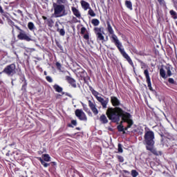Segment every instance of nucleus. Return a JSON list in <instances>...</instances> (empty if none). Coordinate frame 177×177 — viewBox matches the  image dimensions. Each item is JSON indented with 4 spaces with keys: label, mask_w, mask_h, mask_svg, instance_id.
<instances>
[{
    "label": "nucleus",
    "mask_w": 177,
    "mask_h": 177,
    "mask_svg": "<svg viewBox=\"0 0 177 177\" xmlns=\"http://www.w3.org/2000/svg\"><path fill=\"white\" fill-rule=\"evenodd\" d=\"M28 28H29V30H30V31H34V30L35 29V26H34V23H28Z\"/></svg>",
    "instance_id": "nucleus-27"
},
{
    "label": "nucleus",
    "mask_w": 177,
    "mask_h": 177,
    "mask_svg": "<svg viewBox=\"0 0 177 177\" xmlns=\"http://www.w3.org/2000/svg\"><path fill=\"white\" fill-rule=\"evenodd\" d=\"M76 66H77V68L75 70L80 75L81 80H83L84 82H86V75H88V73L84 70V68H81V66H80L78 64H76Z\"/></svg>",
    "instance_id": "nucleus-7"
},
{
    "label": "nucleus",
    "mask_w": 177,
    "mask_h": 177,
    "mask_svg": "<svg viewBox=\"0 0 177 177\" xmlns=\"http://www.w3.org/2000/svg\"><path fill=\"white\" fill-rule=\"evenodd\" d=\"M158 2H162L163 0H158Z\"/></svg>",
    "instance_id": "nucleus-54"
},
{
    "label": "nucleus",
    "mask_w": 177,
    "mask_h": 177,
    "mask_svg": "<svg viewBox=\"0 0 177 177\" xmlns=\"http://www.w3.org/2000/svg\"><path fill=\"white\" fill-rule=\"evenodd\" d=\"M138 63H140V66H141V68H146V67H147V65H146V63H145L143 61L140 60V59H137Z\"/></svg>",
    "instance_id": "nucleus-29"
},
{
    "label": "nucleus",
    "mask_w": 177,
    "mask_h": 177,
    "mask_svg": "<svg viewBox=\"0 0 177 177\" xmlns=\"http://www.w3.org/2000/svg\"><path fill=\"white\" fill-rule=\"evenodd\" d=\"M53 8L55 10V15L57 17H60L62 16H64L66 15L65 7L63 4H57L56 3H53Z\"/></svg>",
    "instance_id": "nucleus-6"
},
{
    "label": "nucleus",
    "mask_w": 177,
    "mask_h": 177,
    "mask_svg": "<svg viewBox=\"0 0 177 177\" xmlns=\"http://www.w3.org/2000/svg\"><path fill=\"white\" fill-rule=\"evenodd\" d=\"M159 135L161 138L160 142H162V143H164L165 139H171V136L169 135V133H160Z\"/></svg>",
    "instance_id": "nucleus-16"
},
{
    "label": "nucleus",
    "mask_w": 177,
    "mask_h": 177,
    "mask_svg": "<svg viewBox=\"0 0 177 177\" xmlns=\"http://www.w3.org/2000/svg\"><path fill=\"white\" fill-rule=\"evenodd\" d=\"M6 74L8 77H13L16 74V64H10L6 66L0 74Z\"/></svg>",
    "instance_id": "nucleus-5"
},
{
    "label": "nucleus",
    "mask_w": 177,
    "mask_h": 177,
    "mask_svg": "<svg viewBox=\"0 0 177 177\" xmlns=\"http://www.w3.org/2000/svg\"><path fill=\"white\" fill-rule=\"evenodd\" d=\"M66 96H70L68 93L66 94Z\"/></svg>",
    "instance_id": "nucleus-57"
},
{
    "label": "nucleus",
    "mask_w": 177,
    "mask_h": 177,
    "mask_svg": "<svg viewBox=\"0 0 177 177\" xmlns=\"http://www.w3.org/2000/svg\"><path fill=\"white\" fill-rule=\"evenodd\" d=\"M89 10H88V15L90 16H91L92 17H94V16H96V14H95V12L93 11V10H92L91 8H88Z\"/></svg>",
    "instance_id": "nucleus-37"
},
{
    "label": "nucleus",
    "mask_w": 177,
    "mask_h": 177,
    "mask_svg": "<svg viewBox=\"0 0 177 177\" xmlns=\"http://www.w3.org/2000/svg\"><path fill=\"white\" fill-rule=\"evenodd\" d=\"M80 4H81L82 8L84 9V10H88V9H90V8H91L88 3L84 0H82L80 1Z\"/></svg>",
    "instance_id": "nucleus-18"
},
{
    "label": "nucleus",
    "mask_w": 177,
    "mask_h": 177,
    "mask_svg": "<svg viewBox=\"0 0 177 177\" xmlns=\"http://www.w3.org/2000/svg\"><path fill=\"white\" fill-rule=\"evenodd\" d=\"M44 75H46V71H44Z\"/></svg>",
    "instance_id": "nucleus-55"
},
{
    "label": "nucleus",
    "mask_w": 177,
    "mask_h": 177,
    "mask_svg": "<svg viewBox=\"0 0 177 177\" xmlns=\"http://www.w3.org/2000/svg\"><path fill=\"white\" fill-rule=\"evenodd\" d=\"M125 5L128 9L132 10V2L127 0L125 1Z\"/></svg>",
    "instance_id": "nucleus-25"
},
{
    "label": "nucleus",
    "mask_w": 177,
    "mask_h": 177,
    "mask_svg": "<svg viewBox=\"0 0 177 177\" xmlns=\"http://www.w3.org/2000/svg\"><path fill=\"white\" fill-rule=\"evenodd\" d=\"M68 1L67 0H57V3H58L59 5H66V3H67Z\"/></svg>",
    "instance_id": "nucleus-36"
},
{
    "label": "nucleus",
    "mask_w": 177,
    "mask_h": 177,
    "mask_svg": "<svg viewBox=\"0 0 177 177\" xmlns=\"http://www.w3.org/2000/svg\"><path fill=\"white\" fill-rule=\"evenodd\" d=\"M154 139H156V137L154 136V131H145L144 135V143L146 146V149L149 151H151L152 154L157 156V150L154 149V145H156V141H154Z\"/></svg>",
    "instance_id": "nucleus-3"
},
{
    "label": "nucleus",
    "mask_w": 177,
    "mask_h": 177,
    "mask_svg": "<svg viewBox=\"0 0 177 177\" xmlns=\"http://www.w3.org/2000/svg\"><path fill=\"white\" fill-rule=\"evenodd\" d=\"M72 12L73 15L77 17V19H81V12H80V10H78L75 7H72Z\"/></svg>",
    "instance_id": "nucleus-17"
},
{
    "label": "nucleus",
    "mask_w": 177,
    "mask_h": 177,
    "mask_svg": "<svg viewBox=\"0 0 177 177\" xmlns=\"http://www.w3.org/2000/svg\"><path fill=\"white\" fill-rule=\"evenodd\" d=\"M82 104L83 106V110H84L86 113H88V114H92V112H91L88 106H86V104H84V103H82Z\"/></svg>",
    "instance_id": "nucleus-26"
},
{
    "label": "nucleus",
    "mask_w": 177,
    "mask_h": 177,
    "mask_svg": "<svg viewBox=\"0 0 177 177\" xmlns=\"http://www.w3.org/2000/svg\"><path fill=\"white\" fill-rule=\"evenodd\" d=\"M138 176H139V173L135 169L131 170V176L137 177Z\"/></svg>",
    "instance_id": "nucleus-35"
},
{
    "label": "nucleus",
    "mask_w": 177,
    "mask_h": 177,
    "mask_svg": "<svg viewBox=\"0 0 177 177\" xmlns=\"http://www.w3.org/2000/svg\"><path fill=\"white\" fill-rule=\"evenodd\" d=\"M0 13H3V10L2 9V7L0 6Z\"/></svg>",
    "instance_id": "nucleus-49"
},
{
    "label": "nucleus",
    "mask_w": 177,
    "mask_h": 177,
    "mask_svg": "<svg viewBox=\"0 0 177 177\" xmlns=\"http://www.w3.org/2000/svg\"><path fill=\"white\" fill-rule=\"evenodd\" d=\"M43 160L46 161V162H49L50 161V156H49V154L44 153L41 156Z\"/></svg>",
    "instance_id": "nucleus-23"
},
{
    "label": "nucleus",
    "mask_w": 177,
    "mask_h": 177,
    "mask_svg": "<svg viewBox=\"0 0 177 177\" xmlns=\"http://www.w3.org/2000/svg\"><path fill=\"white\" fill-rule=\"evenodd\" d=\"M94 30L97 37V41H104V36L102 34V28H95Z\"/></svg>",
    "instance_id": "nucleus-11"
},
{
    "label": "nucleus",
    "mask_w": 177,
    "mask_h": 177,
    "mask_svg": "<svg viewBox=\"0 0 177 177\" xmlns=\"http://www.w3.org/2000/svg\"><path fill=\"white\" fill-rule=\"evenodd\" d=\"M37 160H39V161H40L41 165H43L44 167V168H48V167H49V165H50V164L49 163H46L44 159L41 157H38Z\"/></svg>",
    "instance_id": "nucleus-20"
},
{
    "label": "nucleus",
    "mask_w": 177,
    "mask_h": 177,
    "mask_svg": "<svg viewBox=\"0 0 177 177\" xmlns=\"http://www.w3.org/2000/svg\"><path fill=\"white\" fill-rule=\"evenodd\" d=\"M57 31L59 32V35H62V37H64V35H66V31L63 28L62 29L57 28Z\"/></svg>",
    "instance_id": "nucleus-28"
},
{
    "label": "nucleus",
    "mask_w": 177,
    "mask_h": 177,
    "mask_svg": "<svg viewBox=\"0 0 177 177\" xmlns=\"http://www.w3.org/2000/svg\"><path fill=\"white\" fill-rule=\"evenodd\" d=\"M117 128L119 132H122V133H125V131H124V126H122V124H119Z\"/></svg>",
    "instance_id": "nucleus-31"
},
{
    "label": "nucleus",
    "mask_w": 177,
    "mask_h": 177,
    "mask_svg": "<svg viewBox=\"0 0 177 177\" xmlns=\"http://www.w3.org/2000/svg\"><path fill=\"white\" fill-rule=\"evenodd\" d=\"M106 115L112 122H120L121 118L123 122H126L132 118L131 113L123 111L120 107H109L106 111Z\"/></svg>",
    "instance_id": "nucleus-1"
},
{
    "label": "nucleus",
    "mask_w": 177,
    "mask_h": 177,
    "mask_svg": "<svg viewBox=\"0 0 177 177\" xmlns=\"http://www.w3.org/2000/svg\"><path fill=\"white\" fill-rule=\"evenodd\" d=\"M39 154H41V153H42V152H41V153H39Z\"/></svg>",
    "instance_id": "nucleus-60"
},
{
    "label": "nucleus",
    "mask_w": 177,
    "mask_h": 177,
    "mask_svg": "<svg viewBox=\"0 0 177 177\" xmlns=\"http://www.w3.org/2000/svg\"><path fill=\"white\" fill-rule=\"evenodd\" d=\"M80 34L84 35V39H86V41H89V32H88V30H86V28L82 27L80 29Z\"/></svg>",
    "instance_id": "nucleus-15"
},
{
    "label": "nucleus",
    "mask_w": 177,
    "mask_h": 177,
    "mask_svg": "<svg viewBox=\"0 0 177 177\" xmlns=\"http://www.w3.org/2000/svg\"><path fill=\"white\" fill-rule=\"evenodd\" d=\"M71 124H68V127H69V128H73V125H74V127H77V120H71Z\"/></svg>",
    "instance_id": "nucleus-32"
},
{
    "label": "nucleus",
    "mask_w": 177,
    "mask_h": 177,
    "mask_svg": "<svg viewBox=\"0 0 177 177\" xmlns=\"http://www.w3.org/2000/svg\"><path fill=\"white\" fill-rule=\"evenodd\" d=\"M93 26H99V23H93Z\"/></svg>",
    "instance_id": "nucleus-50"
},
{
    "label": "nucleus",
    "mask_w": 177,
    "mask_h": 177,
    "mask_svg": "<svg viewBox=\"0 0 177 177\" xmlns=\"http://www.w3.org/2000/svg\"><path fill=\"white\" fill-rule=\"evenodd\" d=\"M116 158H118L119 162H124V157H122V156L118 155L116 156Z\"/></svg>",
    "instance_id": "nucleus-40"
},
{
    "label": "nucleus",
    "mask_w": 177,
    "mask_h": 177,
    "mask_svg": "<svg viewBox=\"0 0 177 177\" xmlns=\"http://www.w3.org/2000/svg\"><path fill=\"white\" fill-rule=\"evenodd\" d=\"M67 136H70V135H69V134H67Z\"/></svg>",
    "instance_id": "nucleus-59"
},
{
    "label": "nucleus",
    "mask_w": 177,
    "mask_h": 177,
    "mask_svg": "<svg viewBox=\"0 0 177 177\" xmlns=\"http://www.w3.org/2000/svg\"><path fill=\"white\" fill-rule=\"evenodd\" d=\"M124 122L127 123L128 128H131L133 125V120H132L131 119H130L129 120H127Z\"/></svg>",
    "instance_id": "nucleus-33"
},
{
    "label": "nucleus",
    "mask_w": 177,
    "mask_h": 177,
    "mask_svg": "<svg viewBox=\"0 0 177 177\" xmlns=\"http://www.w3.org/2000/svg\"><path fill=\"white\" fill-rule=\"evenodd\" d=\"M75 114L80 121H88V118L86 117V114L84 113L82 109H76L75 111Z\"/></svg>",
    "instance_id": "nucleus-8"
},
{
    "label": "nucleus",
    "mask_w": 177,
    "mask_h": 177,
    "mask_svg": "<svg viewBox=\"0 0 177 177\" xmlns=\"http://www.w3.org/2000/svg\"><path fill=\"white\" fill-rule=\"evenodd\" d=\"M55 44L57 46V48H59V49H60V50H63V46H62V44H60V42L57 40H55Z\"/></svg>",
    "instance_id": "nucleus-38"
},
{
    "label": "nucleus",
    "mask_w": 177,
    "mask_h": 177,
    "mask_svg": "<svg viewBox=\"0 0 177 177\" xmlns=\"http://www.w3.org/2000/svg\"><path fill=\"white\" fill-rule=\"evenodd\" d=\"M168 82L169 84H172L173 85H175V84H176V82H175V80H174V78H169L168 79Z\"/></svg>",
    "instance_id": "nucleus-41"
},
{
    "label": "nucleus",
    "mask_w": 177,
    "mask_h": 177,
    "mask_svg": "<svg viewBox=\"0 0 177 177\" xmlns=\"http://www.w3.org/2000/svg\"><path fill=\"white\" fill-rule=\"evenodd\" d=\"M55 27H59V24L57 23L55 24Z\"/></svg>",
    "instance_id": "nucleus-53"
},
{
    "label": "nucleus",
    "mask_w": 177,
    "mask_h": 177,
    "mask_svg": "<svg viewBox=\"0 0 177 177\" xmlns=\"http://www.w3.org/2000/svg\"><path fill=\"white\" fill-rule=\"evenodd\" d=\"M46 81H48V82H53V80L52 79V77H50V76H46Z\"/></svg>",
    "instance_id": "nucleus-44"
},
{
    "label": "nucleus",
    "mask_w": 177,
    "mask_h": 177,
    "mask_svg": "<svg viewBox=\"0 0 177 177\" xmlns=\"http://www.w3.org/2000/svg\"><path fill=\"white\" fill-rule=\"evenodd\" d=\"M27 85H28L27 80H25V82H24L21 88V91H22L24 93L27 92Z\"/></svg>",
    "instance_id": "nucleus-24"
},
{
    "label": "nucleus",
    "mask_w": 177,
    "mask_h": 177,
    "mask_svg": "<svg viewBox=\"0 0 177 177\" xmlns=\"http://www.w3.org/2000/svg\"><path fill=\"white\" fill-rule=\"evenodd\" d=\"M128 129H129V127H128V126H127L125 128H124V132H125V131H128Z\"/></svg>",
    "instance_id": "nucleus-48"
},
{
    "label": "nucleus",
    "mask_w": 177,
    "mask_h": 177,
    "mask_svg": "<svg viewBox=\"0 0 177 177\" xmlns=\"http://www.w3.org/2000/svg\"><path fill=\"white\" fill-rule=\"evenodd\" d=\"M140 55V56H142V54H139Z\"/></svg>",
    "instance_id": "nucleus-58"
},
{
    "label": "nucleus",
    "mask_w": 177,
    "mask_h": 177,
    "mask_svg": "<svg viewBox=\"0 0 177 177\" xmlns=\"http://www.w3.org/2000/svg\"><path fill=\"white\" fill-rule=\"evenodd\" d=\"M43 19H44V20L46 19V17H43Z\"/></svg>",
    "instance_id": "nucleus-56"
},
{
    "label": "nucleus",
    "mask_w": 177,
    "mask_h": 177,
    "mask_svg": "<svg viewBox=\"0 0 177 177\" xmlns=\"http://www.w3.org/2000/svg\"><path fill=\"white\" fill-rule=\"evenodd\" d=\"M76 129H77V131H81V128H80V127H76Z\"/></svg>",
    "instance_id": "nucleus-51"
},
{
    "label": "nucleus",
    "mask_w": 177,
    "mask_h": 177,
    "mask_svg": "<svg viewBox=\"0 0 177 177\" xmlns=\"http://www.w3.org/2000/svg\"><path fill=\"white\" fill-rule=\"evenodd\" d=\"M170 15L173 19H177L176 12L174 11L173 10H170Z\"/></svg>",
    "instance_id": "nucleus-34"
},
{
    "label": "nucleus",
    "mask_w": 177,
    "mask_h": 177,
    "mask_svg": "<svg viewBox=\"0 0 177 177\" xmlns=\"http://www.w3.org/2000/svg\"><path fill=\"white\" fill-rule=\"evenodd\" d=\"M97 102L100 103L102 109H107V104H109V97H106L105 100L102 97H98L97 99Z\"/></svg>",
    "instance_id": "nucleus-12"
},
{
    "label": "nucleus",
    "mask_w": 177,
    "mask_h": 177,
    "mask_svg": "<svg viewBox=\"0 0 177 177\" xmlns=\"http://www.w3.org/2000/svg\"><path fill=\"white\" fill-rule=\"evenodd\" d=\"M118 151L119 153H122L124 151V150L122 149V145H121V143H119L118 145Z\"/></svg>",
    "instance_id": "nucleus-39"
},
{
    "label": "nucleus",
    "mask_w": 177,
    "mask_h": 177,
    "mask_svg": "<svg viewBox=\"0 0 177 177\" xmlns=\"http://www.w3.org/2000/svg\"><path fill=\"white\" fill-rule=\"evenodd\" d=\"M15 28L17 30H19V34L17 35V37L20 41H26V42H30V41H32V39L31 38V35H28L26 31H24L23 29H21L19 26H15Z\"/></svg>",
    "instance_id": "nucleus-4"
},
{
    "label": "nucleus",
    "mask_w": 177,
    "mask_h": 177,
    "mask_svg": "<svg viewBox=\"0 0 177 177\" xmlns=\"http://www.w3.org/2000/svg\"><path fill=\"white\" fill-rule=\"evenodd\" d=\"M90 91L92 93V95H93V96L95 97V99L97 100V97H100L99 95V92L96 91L95 89H93V88H90Z\"/></svg>",
    "instance_id": "nucleus-22"
},
{
    "label": "nucleus",
    "mask_w": 177,
    "mask_h": 177,
    "mask_svg": "<svg viewBox=\"0 0 177 177\" xmlns=\"http://www.w3.org/2000/svg\"><path fill=\"white\" fill-rule=\"evenodd\" d=\"M55 66L57 70H62V64L59 62H56Z\"/></svg>",
    "instance_id": "nucleus-43"
},
{
    "label": "nucleus",
    "mask_w": 177,
    "mask_h": 177,
    "mask_svg": "<svg viewBox=\"0 0 177 177\" xmlns=\"http://www.w3.org/2000/svg\"><path fill=\"white\" fill-rule=\"evenodd\" d=\"M53 89H55V92H58V93L63 92V88L59 86V84H55L53 86Z\"/></svg>",
    "instance_id": "nucleus-21"
},
{
    "label": "nucleus",
    "mask_w": 177,
    "mask_h": 177,
    "mask_svg": "<svg viewBox=\"0 0 177 177\" xmlns=\"http://www.w3.org/2000/svg\"><path fill=\"white\" fill-rule=\"evenodd\" d=\"M6 156H7L8 157H9V156H10L9 152H8V153L6 154Z\"/></svg>",
    "instance_id": "nucleus-52"
},
{
    "label": "nucleus",
    "mask_w": 177,
    "mask_h": 177,
    "mask_svg": "<svg viewBox=\"0 0 177 177\" xmlns=\"http://www.w3.org/2000/svg\"><path fill=\"white\" fill-rule=\"evenodd\" d=\"M144 75L146 78V82L148 85V88L151 92H154V89L151 86V79H150V73H149V70L146 69L144 71Z\"/></svg>",
    "instance_id": "nucleus-9"
},
{
    "label": "nucleus",
    "mask_w": 177,
    "mask_h": 177,
    "mask_svg": "<svg viewBox=\"0 0 177 177\" xmlns=\"http://www.w3.org/2000/svg\"><path fill=\"white\" fill-rule=\"evenodd\" d=\"M100 121L102 124H107L109 122V119H107L106 115L102 114L100 117Z\"/></svg>",
    "instance_id": "nucleus-19"
},
{
    "label": "nucleus",
    "mask_w": 177,
    "mask_h": 177,
    "mask_svg": "<svg viewBox=\"0 0 177 177\" xmlns=\"http://www.w3.org/2000/svg\"><path fill=\"white\" fill-rule=\"evenodd\" d=\"M160 77H162V78H165V75H166L165 70H164L163 68H161L160 69Z\"/></svg>",
    "instance_id": "nucleus-30"
},
{
    "label": "nucleus",
    "mask_w": 177,
    "mask_h": 177,
    "mask_svg": "<svg viewBox=\"0 0 177 177\" xmlns=\"http://www.w3.org/2000/svg\"><path fill=\"white\" fill-rule=\"evenodd\" d=\"M21 80L22 82L24 81V82H26V76H24V75H22L21 76Z\"/></svg>",
    "instance_id": "nucleus-45"
},
{
    "label": "nucleus",
    "mask_w": 177,
    "mask_h": 177,
    "mask_svg": "<svg viewBox=\"0 0 177 177\" xmlns=\"http://www.w3.org/2000/svg\"><path fill=\"white\" fill-rule=\"evenodd\" d=\"M88 107H90V109L91 110L94 115H97V114H99V110L96 107V104L95 103V102H92L91 100H88Z\"/></svg>",
    "instance_id": "nucleus-10"
},
{
    "label": "nucleus",
    "mask_w": 177,
    "mask_h": 177,
    "mask_svg": "<svg viewBox=\"0 0 177 177\" xmlns=\"http://www.w3.org/2000/svg\"><path fill=\"white\" fill-rule=\"evenodd\" d=\"M167 74L168 77H171V75H172V72L171 71L169 67L167 68Z\"/></svg>",
    "instance_id": "nucleus-42"
},
{
    "label": "nucleus",
    "mask_w": 177,
    "mask_h": 177,
    "mask_svg": "<svg viewBox=\"0 0 177 177\" xmlns=\"http://www.w3.org/2000/svg\"><path fill=\"white\" fill-rule=\"evenodd\" d=\"M123 174H127V175H129L131 172L128 171V170H122Z\"/></svg>",
    "instance_id": "nucleus-46"
},
{
    "label": "nucleus",
    "mask_w": 177,
    "mask_h": 177,
    "mask_svg": "<svg viewBox=\"0 0 177 177\" xmlns=\"http://www.w3.org/2000/svg\"><path fill=\"white\" fill-rule=\"evenodd\" d=\"M108 32L111 34V38H112V42L115 45V46L118 48L119 52H120V54L122 56L124 57V59L128 62V63L131 66V67H135V65L133 64V62L132 61V59H131V57L125 52V50L122 48V44L120 41L118 39V37L117 35L114 34V30H113V28L111 27V25H110V23H108Z\"/></svg>",
    "instance_id": "nucleus-2"
},
{
    "label": "nucleus",
    "mask_w": 177,
    "mask_h": 177,
    "mask_svg": "<svg viewBox=\"0 0 177 177\" xmlns=\"http://www.w3.org/2000/svg\"><path fill=\"white\" fill-rule=\"evenodd\" d=\"M91 23H99V20L94 19L92 20Z\"/></svg>",
    "instance_id": "nucleus-47"
},
{
    "label": "nucleus",
    "mask_w": 177,
    "mask_h": 177,
    "mask_svg": "<svg viewBox=\"0 0 177 177\" xmlns=\"http://www.w3.org/2000/svg\"><path fill=\"white\" fill-rule=\"evenodd\" d=\"M111 103L113 107H120V106H122L121 101L115 96H111Z\"/></svg>",
    "instance_id": "nucleus-13"
},
{
    "label": "nucleus",
    "mask_w": 177,
    "mask_h": 177,
    "mask_svg": "<svg viewBox=\"0 0 177 177\" xmlns=\"http://www.w3.org/2000/svg\"><path fill=\"white\" fill-rule=\"evenodd\" d=\"M66 80L68 84H70L72 88H77V81L75 79L71 77V76H66Z\"/></svg>",
    "instance_id": "nucleus-14"
}]
</instances>
